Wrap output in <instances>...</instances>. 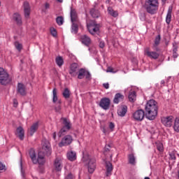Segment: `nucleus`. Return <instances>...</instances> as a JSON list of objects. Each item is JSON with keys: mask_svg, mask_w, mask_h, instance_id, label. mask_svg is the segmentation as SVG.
Listing matches in <instances>:
<instances>
[{"mask_svg": "<svg viewBox=\"0 0 179 179\" xmlns=\"http://www.w3.org/2000/svg\"><path fill=\"white\" fill-rule=\"evenodd\" d=\"M173 52H177L178 46H177L176 43H173Z\"/></svg>", "mask_w": 179, "mask_h": 179, "instance_id": "nucleus-45", "label": "nucleus"}, {"mask_svg": "<svg viewBox=\"0 0 179 179\" xmlns=\"http://www.w3.org/2000/svg\"><path fill=\"white\" fill-rule=\"evenodd\" d=\"M106 72H110L112 73H115L114 69L113 67H108Z\"/></svg>", "mask_w": 179, "mask_h": 179, "instance_id": "nucleus-46", "label": "nucleus"}, {"mask_svg": "<svg viewBox=\"0 0 179 179\" xmlns=\"http://www.w3.org/2000/svg\"><path fill=\"white\" fill-rule=\"evenodd\" d=\"M85 76L86 79L90 80V78H91L92 75H90V72L87 71L85 72Z\"/></svg>", "mask_w": 179, "mask_h": 179, "instance_id": "nucleus-44", "label": "nucleus"}, {"mask_svg": "<svg viewBox=\"0 0 179 179\" xmlns=\"http://www.w3.org/2000/svg\"><path fill=\"white\" fill-rule=\"evenodd\" d=\"M29 156L34 164H37V163L38 164L39 172L44 173V170L45 169V166H44V164H45V150L44 149V147H43L42 150L39 151L38 154V159L36 156V151L33 149L29 150Z\"/></svg>", "mask_w": 179, "mask_h": 179, "instance_id": "nucleus-1", "label": "nucleus"}, {"mask_svg": "<svg viewBox=\"0 0 179 179\" xmlns=\"http://www.w3.org/2000/svg\"><path fill=\"white\" fill-rule=\"evenodd\" d=\"M144 54L149 58H151V59H157L159 58V53L153 51H150V49L149 48H146L144 50Z\"/></svg>", "mask_w": 179, "mask_h": 179, "instance_id": "nucleus-13", "label": "nucleus"}, {"mask_svg": "<svg viewBox=\"0 0 179 179\" xmlns=\"http://www.w3.org/2000/svg\"><path fill=\"white\" fill-rule=\"evenodd\" d=\"M105 45H106V44L104 43V41H101V42L99 43V47H100V48H104Z\"/></svg>", "mask_w": 179, "mask_h": 179, "instance_id": "nucleus-50", "label": "nucleus"}, {"mask_svg": "<svg viewBox=\"0 0 179 179\" xmlns=\"http://www.w3.org/2000/svg\"><path fill=\"white\" fill-rule=\"evenodd\" d=\"M80 41L83 43V44H84V45L89 47L92 43V39H90V37H89L87 35H82L80 36Z\"/></svg>", "mask_w": 179, "mask_h": 179, "instance_id": "nucleus-17", "label": "nucleus"}, {"mask_svg": "<svg viewBox=\"0 0 179 179\" xmlns=\"http://www.w3.org/2000/svg\"><path fill=\"white\" fill-rule=\"evenodd\" d=\"M57 2H62V0H57Z\"/></svg>", "mask_w": 179, "mask_h": 179, "instance_id": "nucleus-58", "label": "nucleus"}, {"mask_svg": "<svg viewBox=\"0 0 179 179\" xmlns=\"http://www.w3.org/2000/svg\"><path fill=\"white\" fill-rule=\"evenodd\" d=\"M177 155V152L176 150H173L171 152H169V156L171 160H176V155Z\"/></svg>", "mask_w": 179, "mask_h": 179, "instance_id": "nucleus-41", "label": "nucleus"}, {"mask_svg": "<svg viewBox=\"0 0 179 179\" xmlns=\"http://www.w3.org/2000/svg\"><path fill=\"white\" fill-rule=\"evenodd\" d=\"M67 159L70 162H75V160H76V152L74 151H69L67 152Z\"/></svg>", "mask_w": 179, "mask_h": 179, "instance_id": "nucleus-25", "label": "nucleus"}, {"mask_svg": "<svg viewBox=\"0 0 179 179\" xmlns=\"http://www.w3.org/2000/svg\"><path fill=\"white\" fill-rule=\"evenodd\" d=\"M45 9H50V4L48 3H45Z\"/></svg>", "mask_w": 179, "mask_h": 179, "instance_id": "nucleus-54", "label": "nucleus"}, {"mask_svg": "<svg viewBox=\"0 0 179 179\" xmlns=\"http://www.w3.org/2000/svg\"><path fill=\"white\" fill-rule=\"evenodd\" d=\"M72 142H73L72 136L66 135L62 139V141L59 143V148H62V146H68L71 145Z\"/></svg>", "mask_w": 179, "mask_h": 179, "instance_id": "nucleus-9", "label": "nucleus"}, {"mask_svg": "<svg viewBox=\"0 0 179 179\" xmlns=\"http://www.w3.org/2000/svg\"><path fill=\"white\" fill-rule=\"evenodd\" d=\"M156 51H159V49H158V48H157V49H156Z\"/></svg>", "mask_w": 179, "mask_h": 179, "instance_id": "nucleus-62", "label": "nucleus"}, {"mask_svg": "<svg viewBox=\"0 0 179 179\" xmlns=\"http://www.w3.org/2000/svg\"><path fill=\"white\" fill-rule=\"evenodd\" d=\"M110 99L103 98L101 99L99 106L103 110H108V108H110Z\"/></svg>", "mask_w": 179, "mask_h": 179, "instance_id": "nucleus-14", "label": "nucleus"}, {"mask_svg": "<svg viewBox=\"0 0 179 179\" xmlns=\"http://www.w3.org/2000/svg\"><path fill=\"white\" fill-rule=\"evenodd\" d=\"M106 150H108V148H107V147L105 148Z\"/></svg>", "mask_w": 179, "mask_h": 179, "instance_id": "nucleus-60", "label": "nucleus"}, {"mask_svg": "<svg viewBox=\"0 0 179 179\" xmlns=\"http://www.w3.org/2000/svg\"><path fill=\"white\" fill-rule=\"evenodd\" d=\"M105 167L106 169V177H110L113 173V164L110 162H105Z\"/></svg>", "mask_w": 179, "mask_h": 179, "instance_id": "nucleus-16", "label": "nucleus"}, {"mask_svg": "<svg viewBox=\"0 0 179 179\" xmlns=\"http://www.w3.org/2000/svg\"><path fill=\"white\" fill-rule=\"evenodd\" d=\"M157 102L154 99L149 100L145 107V117L150 120H153L157 117Z\"/></svg>", "mask_w": 179, "mask_h": 179, "instance_id": "nucleus-2", "label": "nucleus"}, {"mask_svg": "<svg viewBox=\"0 0 179 179\" xmlns=\"http://www.w3.org/2000/svg\"><path fill=\"white\" fill-rule=\"evenodd\" d=\"M17 94L22 96V97L27 96V89L26 88V85L23 83H18L17 87Z\"/></svg>", "mask_w": 179, "mask_h": 179, "instance_id": "nucleus-8", "label": "nucleus"}, {"mask_svg": "<svg viewBox=\"0 0 179 179\" xmlns=\"http://www.w3.org/2000/svg\"><path fill=\"white\" fill-rule=\"evenodd\" d=\"M15 46L18 51H22V49L23 48V45L19 42H15Z\"/></svg>", "mask_w": 179, "mask_h": 179, "instance_id": "nucleus-43", "label": "nucleus"}, {"mask_svg": "<svg viewBox=\"0 0 179 179\" xmlns=\"http://www.w3.org/2000/svg\"><path fill=\"white\" fill-rule=\"evenodd\" d=\"M71 33L73 34H77L79 30V22H71Z\"/></svg>", "mask_w": 179, "mask_h": 179, "instance_id": "nucleus-20", "label": "nucleus"}, {"mask_svg": "<svg viewBox=\"0 0 179 179\" xmlns=\"http://www.w3.org/2000/svg\"><path fill=\"white\" fill-rule=\"evenodd\" d=\"M143 8L149 15H156L159 10V0H145Z\"/></svg>", "mask_w": 179, "mask_h": 179, "instance_id": "nucleus-3", "label": "nucleus"}, {"mask_svg": "<svg viewBox=\"0 0 179 179\" xmlns=\"http://www.w3.org/2000/svg\"><path fill=\"white\" fill-rule=\"evenodd\" d=\"M60 121H62L64 126L58 133L59 138L64 136V135H65L66 132L69 131L71 128H72V124H71V121L66 119V117H62Z\"/></svg>", "mask_w": 179, "mask_h": 179, "instance_id": "nucleus-5", "label": "nucleus"}, {"mask_svg": "<svg viewBox=\"0 0 179 179\" xmlns=\"http://www.w3.org/2000/svg\"><path fill=\"white\" fill-rule=\"evenodd\" d=\"M55 167L57 171H61L62 169V162L60 159L57 158L55 161Z\"/></svg>", "mask_w": 179, "mask_h": 179, "instance_id": "nucleus-26", "label": "nucleus"}, {"mask_svg": "<svg viewBox=\"0 0 179 179\" xmlns=\"http://www.w3.org/2000/svg\"><path fill=\"white\" fill-rule=\"evenodd\" d=\"M164 83H165L164 80H162L161 81V85H164Z\"/></svg>", "mask_w": 179, "mask_h": 179, "instance_id": "nucleus-57", "label": "nucleus"}, {"mask_svg": "<svg viewBox=\"0 0 179 179\" xmlns=\"http://www.w3.org/2000/svg\"><path fill=\"white\" fill-rule=\"evenodd\" d=\"M173 130L175 132L179 133V116L176 117L173 120Z\"/></svg>", "mask_w": 179, "mask_h": 179, "instance_id": "nucleus-27", "label": "nucleus"}, {"mask_svg": "<svg viewBox=\"0 0 179 179\" xmlns=\"http://www.w3.org/2000/svg\"><path fill=\"white\" fill-rule=\"evenodd\" d=\"M66 179H73V175H72V173H69L66 176Z\"/></svg>", "mask_w": 179, "mask_h": 179, "instance_id": "nucleus-49", "label": "nucleus"}, {"mask_svg": "<svg viewBox=\"0 0 179 179\" xmlns=\"http://www.w3.org/2000/svg\"><path fill=\"white\" fill-rule=\"evenodd\" d=\"M109 128H110V129H111V131H113V129H114V128H115V125L114 124V123L110 122Z\"/></svg>", "mask_w": 179, "mask_h": 179, "instance_id": "nucleus-47", "label": "nucleus"}, {"mask_svg": "<svg viewBox=\"0 0 179 179\" xmlns=\"http://www.w3.org/2000/svg\"><path fill=\"white\" fill-rule=\"evenodd\" d=\"M2 170H5V165L0 162V171H2Z\"/></svg>", "mask_w": 179, "mask_h": 179, "instance_id": "nucleus-48", "label": "nucleus"}, {"mask_svg": "<svg viewBox=\"0 0 179 179\" xmlns=\"http://www.w3.org/2000/svg\"><path fill=\"white\" fill-rule=\"evenodd\" d=\"M128 159L129 164H131L132 166H135V164H136L135 155H134V154L129 155Z\"/></svg>", "mask_w": 179, "mask_h": 179, "instance_id": "nucleus-32", "label": "nucleus"}, {"mask_svg": "<svg viewBox=\"0 0 179 179\" xmlns=\"http://www.w3.org/2000/svg\"><path fill=\"white\" fill-rule=\"evenodd\" d=\"M12 80L9 78V73H8L7 71H5L3 68L0 67V83L3 86H6V85H9Z\"/></svg>", "mask_w": 179, "mask_h": 179, "instance_id": "nucleus-6", "label": "nucleus"}, {"mask_svg": "<svg viewBox=\"0 0 179 179\" xmlns=\"http://www.w3.org/2000/svg\"><path fill=\"white\" fill-rule=\"evenodd\" d=\"M108 12L111 16H113V17H117L118 16V13L113 10L111 8H108Z\"/></svg>", "mask_w": 179, "mask_h": 179, "instance_id": "nucleus-36", "label": "nucleus"}, {"mask_svg": "<svg viewBox=\"0 0 179 179\" xmlns=\"http://www.w3.org/2000/svg\"><path fill=\"white\" fill-rule=\"evenodd\" d=\"M124 96L122 95L121 93H117L115 95L114 99H113V103L115 104H118V103L121 101H124Z\"/></svg>", "mask_w": 179, "mask_h": 179, "instance_id": "nucleus-19", "label": "nucleus"}, {"mask_svg": "<svg viewBox=\"0 0 179 179\" xmlns=\"http://www.w3.org/2000/svg\"><path fill=\"white\" fill-rule=\"evenodd\" d=\"M55 62L57 65H58L59 68H61V66L64 65V59L61 56L56 57Z\"/></svg>", "mask_w": 179, "mask_h": 179, "instance_id": "nucleus-33", "label": "nucleus"}, {"mask_svg": "<svg viewBox=\"0 0 179 179\" xmlns=\"http://www.w3.org/2000/svg\"><path fill=\"white\" fill-rule=\"evenodd\" d=\"M52 94H53L52 101L53 103H57V101H58V96L57 95V88H55L52 90Z\"/></svg>", "mask_w": 179, "mask_h": 179, "instance_id": "nucleus-37", "label": "nucleus"}, {"mask_svg": "<svg viewBox=\"0 0 179 179\" xmlns=\"http://www.w3.org/2000/svg\"><path fill=\"white\" fill-rule=\"evenodd\" d=\"M173 58H177V57H178L177 52H173Z\"/></svg>", "mask_w": 179, "mask_h": 179, "instance_id": "nucleus-55", "label": "nucleus"}, {"mask_svg": "<svg viewBox=\"0 0 179 179\" xmlns=\"http://www.w3.org/2000/svg\"><path fill=\"white\" fill-rule=\"evenodd\" d=\"M83 162L86 164H88V172L90 174H93L94 170H96V159L91 158L89 155H85L83 157Z\"/></svg>", "mask_w": 179, "mask_h": 179, "instance_id": "nucleus-4", "label": "nucleus"}, {"mask_svg": "<svg viewBox=\"0 0 179 179\" xmlns=\"http://www.w3.org/2000/svg\"><path fill=\"white\" fill-rule=\"evenodd\" d=\"M13 20H15V22H16V23H17V24H18V26H20V24H22V15H20V14H19V13H14L13 15Z\"/></svg>", "mask_w": 179, "mask_h": 179, "instance_id": "nucleus-21", "label": "nucleus"}, {"mask_svg": "<svg viewBox=\"0 0 179 179\" xmlns=\"http://www.w3.org/2000/svg\"><path fill=\"white\" fill-rule=\"evenodd\" d=\"M174 122V117L173 116H167L162 118V122L163 125L170 128L173 125V122Z\"/></svg>", "mask_w": 179, "mask_h": 179, "instance_id": "nucleus-12", "label": "nucleus"}, {"mask_svg": "<svg viewBox=\"0 0 179 179\" xmlns=\"http://www.w3.org/2000/svg\"><path fill=\"white\" fill-rule=\"evenodd\" d=\"M55 138H57V134L55 132L53 134V138L55 139Z\"/></svg>", "mask_w": 179, "mask_h": 179, "instance_id": "nucleus-56", "label": "nucleus"}, {"mask_svg": "<svg viewBox=\"0 0 179 179\" xmlns=\"http://www.w3.org/2000/svg\"><path fill=\"white\" fill-rule=\"evenodd\" d=\"M128 110V108L127 106H123L117 110V114L120 117H125V114H127V111Z\"/></svg>", "mask_w": 179, "mask_h": 179, "instance_id": "nucleus-24", "label": "nucleus"}, {"mask_svg": "<svg viewBox=\"0 0 179 179\" xmlns=\"http://www.w3.org/2000/svg\"><path fill=\"white\" fill-rule=\"evenodd\" d=\"M160 35H158L155 40V44H154V47H157V45H159L160 44Z\"/></svg>", "mask_w": 179, "mask_h": 179, "instance_id": "nucleus-42", "label": "nucleus"}, {"mask_svg": "<svg viewBox=\"0 0 179 179\" xmlns=\"http://www.w3.org/2000/svg\"><path fill=\"white\" fill-rule=\"evenodd\" d=\"M89 33L92 36H96V34H100V24L96 23V22L92 21L87 24Z\"/></svg>", "mask_w": 179, "mask_h": 179, "instance_id": "nucleus-7", "label": "nucleus"}, {"mask_svg": "<svg viewBox=\"0 0 179 179\" xmlns=\"http://www.w3.org/2000/svg\"><path fill=\"white\" fill-rule=\"evenodd\" d=\"M45 156L48 157H50L51 156V154L52 153V149L51 148V144L50 142L46 141L45 143Z\"/></svg>", "mask_w": 179, "mask_h": 179, "instance_id": "nucleus-23", "label": "nucleus"}, {"mask_svg": "<svg viewBox=\"0 0 179 179\" xmlns=\"http://www.w3.org/2000/svg\"><path fill=\"white\" fill-rule=\"evenodd\" d=\"M55 111L56 113H59V111H61V106H58L57 107H56Z\"/></svg>", "mask_w": 179, "mask_h": 179, "instance_id": "nucleus-52", "label": "nucleus"}, {"mask_svg": "<svg viewBox=\"0 0 179 179\" xmlns=\"http://www.w3.org/2000/svg\"><path fill=\"white\" fill-rule=\"evenodd\" d=\"M133 118L135 121H143L145 118V111L142 109L136 110L133 113Z\"/></svg>", "mask_w": 179, "mask_h": 179, "instance_id": "nucleus-11", "label": "nucleus"}, {"mask_svg": "<svg viewBox=\"0 0 179 179\" xmlns=\"http://www.w3.org/2000/svg\"><path fill=\"white\" fill-rule=\"evenodd\" d=\"M62 94L64 99H69V97H71V90H69V88H65L62 92Z\"/></svg>", "mask_w": 179, "mask_h": 179, "instance_id": "nucleus-34", "label": "nucleus"}, {"mask_svg": "<svg viewBox=\"0 0 179 179\" xmlns=\"http://www.w3.org/2000/svg\"><path fill=\"white\" fill-rule=\"evenodd\" d=\"M79 70V64L78 63H73L70 66L69 74L75 78V76H78Z\"/></svg>", "mask_w": 179, "mask_h": 179, "instance_id": "nucleus-10", "label": "nucleus"}, {"mask_svg": "<svg viewBox=\"0 0 179 179\" xmlns=\"http://www.w3.org/2000/svg\"><path fill=\"white\" fill-rule=\"evenodd\" d=\"M71 22H79V18L78 17V13L75 8H71Z\"/></svg>", "mask_w": 179, "mask_h": 179, "instance_id": "nucleus-18", "label": "nucleus"}, {"mask_svg": "<svg viewBox=\"0 0 179 179\" xmlns=\"http://www.w3.org/2000/svg\"><path fill=\"white\" fill-rule=\"evenodd\" d=\"M17 135L20 141L24 139V129H23V127H19L17 128Z\"/></svg>", "mask_w": 179, "mask_h": 179, "instance_id": "nucleus-22", "label": "nucleus"}, {"mask_svg": "<svg viewBox=\"0 0 179 179\" xmlns=\"http://www.w3.org/2000/svg\"><path fill=\"white\" fill-rule=\"evenodd\" d=\"M103 86L105 89H109L110 87V84H108V83H103Z\"/></svg>", "mask_w": 179, "mask_h": 179, "instance_id": "nucleus-51", "label": "nucleus"}, {"mask_svg": "<svg viewBox=\"0 0 179 179\" xmlns=\"http://www.w3.org/2000/svg\"><path fill=\"white\" fill-rule=\"evenodd\" d=\"M58 103L60 104L61 103V101H58Z\"/></svg>", "mask_w": 179, "mask_h": 179, "instance_id": "nucleus-61", "label": "nucleus"}, {"mask_svg": "<svg viewBox=\"0 0 179 179\" xmlns=\"http://www.w3.org/2000/svg\"><path fill=\"white\" fill-rule=\"evenodd\" d=\"M0 6H1V1H0Z\"/></svg>", "mask_w": 179, "mask_h": 179, "instance_id": "nucleus-63", "label": "nucleus"}, {"mask_svg": "<svg viewBox=\"0 0 179 179\" xmlns=\"http://www.w3.org/2000/svg\"><path fill=\"white\" fill-rule=\"evenodd\" d=\"M86 69H80L78 73V79H83L86 75Z\"/></svg>", "mask_w": 179, "mask_h": 179, "instance_id": "nucleus-31", "label": "nucleus"}, {"mask_svg": "<svg viewBox=\"0 0 179 179\" xmlns=\"http://www.w3.org/2000/svg\"><path fill=\"white\" fill-rule=\"evenodd\" d=\"M38 129V123H34L31 125V129H30V136H33L34 135V132H36Z\"/></svg>", "mask_w": 179, "mask_h": 179, "instance_id": "nucleus-30", "label": "nucleus"}, {"mask_svg": "<svg viewBox=\"0 0 179 179\" xmlns=\"http://www.w3.org/2000/svg\"><path fill=\"white\" fill-rule=\"evenodd\" d=\"M14 107H17V100L13 99Z\"/></svg>", "mask_w": 179, "mask_h": 179, "instance_id": "nucleus-53", "label": "nucleus"}, {"mask_svg": "<svg viewBox=\"0 0 179 179\" xmlns=\"http://www.w3.org/2000/svg\"><path fill=\"white\" fill-rule=\"evenodd\" d=\"M50 33L53 37H57L58 36V33L57 32V29L54 27H50Z\"/></svg>", "mask_w": 179, "mask_h": 179, "instance_id": "nucleus-39", "label": "nucleus"}, {"mask_svg": "<svg viewBox=\"0 0 179 179\" xmlns=\"http://www.w3.org/2000/svg\"><path fill=\"white\" fill-rule=\"evenodd\" d=\"M90 15L92 16V17H99L100 16L99 11L94 8H92L90 10Z\"/></svg>", "mask_w": 179, "mask_h": 179, "instance_id": "nucleus-35", "label": "nucleus"}, {"mask_svg": "<svg viewBox=\"0 0 179 179\" xmlns=\"http://www.w3.org/2000/svg\"><path fill=\"white\" fill-rule=\"evenodd\" d=\"M129 100L131 103H134L136 101V92L135 91H130L129 93Z\"/></svg>", "mask_w": 179, "mask_h": 179, "instance_id": "nucleus-29", "label": "nucleus"}, {"mask_svg": "<svg viewBox=\"0 0 179 179\" xmlns=\"http://www.w3.org/2000/svg\"><path fill=\"white\" fill-rule=\"evenodd\" d=\"M23 9H24V17H26V19H29V17L30 16V12H31L30 4L29 3V2L24 1L23 3Z\"/></svg>", "mask_w": 179, "mask_h": 179, "instance_id": "nucleus-15", "label": "nucleus"}, {"mask_svg": "<svg viewBox=\"0 0 179 179\" xmlns=\"http://www.w3.org/2000/svg\"><path fill=\"white\" fill-rule=\"evenodd\" d=\"M56 22L59 26H62L64 24V17L59 16L56 18Z\"/></svg>", "mask_w": 179, "mask_h": 179, "instance_id": "nucleus-38", "label": "nucleus"}, {"mask_svg": "<svg viewBox=\"0 0 179 179\" xmlns=\"http://www.w3.org/2000/svg\"><path fill=\"white\" fill-rule=\"evenodd\" d=\"M145 179H150L149 177H145Z\"/></svg>", "mask_w": 179, "mask_h": 179, "instance_id": "nucleus-59", "label": "nucleus"}, {"mask_svg": "<svg viewBox=\"0 0 179 179\" xmlns=\"http://www.w3.org/2000/svg\"><path fill=\"white\" fill-rule=\"evenodd\" d=\"M157 149L159 152H163L164 150V148L163 147V143L158 142L156 143Z\"/></svg>", "mask_w": 179, "mask_h": 179, "instance_id": "nucleus-40", "label": "nucleus"}, {"mask_svg": "<svg viewBox=\"0 0 179 179\" xmlns=\"http://www.w3.org/2000/svg\"><path fill=\"white\" fill-rule=\"evenodd\" d=\"M173 12V7H169V10H168V13L166 17V23H167V24H170L171 22V13Z\"/></svg>", "mask_w": 179, "mask_h": 179, "instance_id": "nucleus-28", "label": "nucleus"}]
</instances>
